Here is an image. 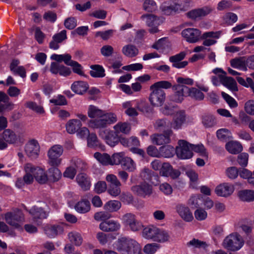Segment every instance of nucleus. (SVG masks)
<instances>
[{
    "label": "nucleus",
    "instance_id": "14",
    "mask_svg": "<svg viewBox=\"0 0 254 254\" xmlns=\"http://www.w3.org/2000/svg\"><path fill=\"white\" fill-rule=\"evenodd\" d=\"M182 35L187 41L194 43L199 40L201 32L197 29L187 28L182 31Z\"/></svg>",
    "mask_w": 254,
    "mask_h": 254
},
{
    "label": "nucleus",
    "instance_id": "61",
    "mask_svg": "<svg viewBox=\"0 0 254 254\" xmlns=\"http://www.w3.org/2000/svg\"><path fill=\"white\" fill-rule=\"evenodd\" d=\"M190 147L192 151L199 153L203 157H207V154L206 152L205 149L202 144L194 145L190 144Z\"/></svg>",
    "mask_w": 254,
    "mask_h": 254
},
{
    "label": "nucleus",
    "instance_id": "41",
    "mask_svg": "<svg viewBox=\"0 0 254 254\" xmlns=\"http://www.w3.org/2000/svg\"><path fill=\"white\" fill-rule=\"evenodd\" d=\"M106 114L104 111L93 105H90L88 110V115L89 117L94 119L101 117Z\"/></svg>",
    "mask_w": 254,
    "mask_h": 254
},
{
    "label": "nucleus",
    "instance_id": "57",
    "mask_svg": "<svg viewBox=\"0 0 254 254\" xmlns=\"http://www.w3.org/2000/svg\"><path fill=\"white\" fill-rule=\"evenodd\" d=\"M111 217V214L108 212L100 211L94 214V219L97 221H108Z\"/></svg>",
    "mask_w": 254,
    "mask_h": 254
},
{
    "label": "nucleus",
    "instance_id": "56",
    "mask_svg": "<svg viewBox=\"0 0 254 254\" xmlns=\"http://www.w3.org/2000/svg\"><path fill=\"white\" fill-rule=\"evenodd\" d=\"M67 65H69L72 67V70L74 72L80 75H83V72L82 70V66L81 65L77 62L74 61L70 59L69 64Z\"/></svg>",
    "mask_w": 254,
    "mask_h": 254
},
{
    "label": "nucleus",
    "instance_id": "45",
    "mask_svg": "<svg viewBox=\"0 0 254 254\" xmlns=\"http://www.w3.org/2000/svg\"><path fill=\"white\" fill-rule=\"evenodd\" d=\"M68 237L69 241L76 246H80L82 243V238L79 233L77 232H71L68 233Z\"/></svg>",
    "mask_w": 254,
    "mask_h": 254
},
{
    "label": "nucleus",
    "instance_id": "25",
    "mask_svg": "<svg viewBox=\"0 0 254 254\" xmlns=\"http://www.w3.org/2000/svg\"><path fill=\"white\" fill-rule=\"evenodd\" d=\"M231 65L235 68L247 71V57H240L232 59L230 61Z\"/></svg>",
    "mask_w": 254,
    "mask_h": 254
},
{
    "label": "nucleus",
    "instance_id": "20",
    "mask_svg": "<svg viewBox=\"0 0 254 254\" xmlns=\"http://www.w3.org/2000/svg\"><path fill=\"white\" fill-rule=\"evenodd\" d=\"M186 121V115L183 111L177 112L173 116L171 127L175 129H179Z\"/></svg>",
    "mask_w": 254,
    "mask_h": 254
},
{
    "label": "nucleus",
    "instance_id": "35",
    "mask_svg": "<svg viewBox=\"0 0 254 254\" xmlns=\"http://www.w3.org/2000/svg\"><path fill=\"white\" fill-rule=\"evenodd\" d=\"M226 149L231 154H238L242 150L241 144L236 141H230L226 144Z\"/></svg>",
    "mask_w": 254,
    "mask_h": 254
},
{
    "label": "nucleus",
    "instance_id": "32",
    "mask_svg": "<svg viewBox=\"0 0 254 254\" xmlns=\"http://www.w3.org/2000/svg\"><path fill=\"white\" fill-rule=\"evenodd\" d=\"M158 228L151 225L143 228L142 230V236L147 239H151L154 241Z\"/></svg>",
    "mask_w": 254,
    "mask_h": 254
},
{
    "label": "nucleus",
    "instance_id": "43",
    "mask_svg": "<svg viewBox=\"0 0 254 254\" xmlns=\"http://www.w3.org/2000/svg\"><path fill=\"white\" fill-rule=\"evenodd\" d=\"M174 148L170 145L162 146L159 148V155L165 158L172 157L174 155Z\"/></svg>",
    "mask_w": 254,
    "mask_h": 254
},
{
    "label": "nucleus",
    "instance_id": "62",
    "mask_svg": "<svg viewBox=\"0 0 254 254\" xmlns=\"http://www.w3.org/2000/svg\"><path fill=\"white\" fill-rule=\"evenodd\" d=\"M221 95L230 107L235 108L237 107L238 104L233 98L224 92H222Z\"/></svg>",
    "mask_w": 254,
    "mask_h": 254
},
{
    "label": "nucleus",
    "instance_id": "64",
    "mask_svg": "<svg viewBox=\"0 0 254 254\" xmlns=\"http://www.w3.org/2000/svg\"><path fill=\"white\" fill-rule=\"evenodd\" d=\"M107 190V185L104 181L98 182L94 186V191L97 193H102Z\"/></svg>",
    "mask_w": 254,
    "mask_h": 254
},
{
    "label": "nucleus",
    "instance_id": "37",
    "mask_svg": "<svg viewBox=\"0 0 254 254\" xmlns=\"http://www.w3.org/2000/svg\"><path fill=\"white\" fill-rule=\"evenodd\" d=\"M75 209L79 213H86L90 209V202L87 200L82 199L76 204Z\"/></svg>",
    "mask_w": 254,
    "mask_h": 254
},
{
    "label": "nucleus",
    "instance_id": "22",
    "mask_svg": "<svg viewBox=\"0 0 254 254\" xmlns=\"http://www.w3.org/2000/svg\"><path fill=\"white\" fill-rule=\"evenodd\" d=\"M34 169L32 170V174L35 180L40 184H45L48 181V177L45 171L39 167L34 165Z\"/></svg>",
    "mask_w": 254,
    "mask_h": 254
},
{
    "label": "nucleus",
    "instance_id": "3",
    "mask_svg": "<svg viewBox=\"0 0 254 254\" xmlns=\"http://www.w3.org/2000/svg\"><path fill=\"white\" fill-rule=\"evenodd\" d=\"M244 240L238 233H231L223 240V246L225 249L231 251H237L244 245Z\"/></svg>",
    "mask_w": 254,
    "mask_h": 254
},
{
    "label": "nucleus",
    "instance_id": "12",
    "mask_svg": "<svg viewBox=\"0 0 254 254\" xmlns=\"http://www.w3.org/2000/svg\"><path fill=\"white\" fill-rule=\"evenodd\" d=\"M173 134L171 129H168L164 131V134H154L150 136L153 143L157 145H161L169 143L170 142V136Z\"/></svg>",
    "mask_w": 254,
    "mask_h": 254
},
{
    "label": "nucleus",
    "instance_id": "55",
    "mask_svg": "<svg viewBox=\"0 0 254 254\" xmlns=\"http://www.w3.org/2000/svg\"><path fill=\"white\" fill-rule=\"evenodd\" d=\"M26 107L31 109L38 114H44L45 111L43 107L38 105L36 103L29 101L26 103Z\"/></svg>",
    "mask_w": 254,
    "mask_h": 254
},
{
    "label": "nucleus",
    "instance_id": "4",
    "mask_svg": "<svg viewBox=\"0 0 254 254\" xmlns=\"http://www.w3.org/2000/svg\"><path fill=\"white\" fill-rule=\"evenodd\" d=\"M63 151V148L60 145H55L51 147L48 152V163L51 166H59L61 164L60 156Z\"/></svg>",
    "mask_w": 254,
    "mask_h": 254
},
{
    "label": "nucleus",
    "instance_id": "47",
    "mask_svg": "<svg viewBox=\"0 0 254 254\" xmlns=\"http://www.w3.org/2000/svg\"><path fill=\"white\" fill-rule=\"evenodd\" d=\"M157 233H156L154 241L163 243L169 240L170 235L166 231L157 229Z\"/></svg>",
    "mask_w": 254,
    "mask_h": 254
},
{
    "label": "nucleus",
    "instance_id": "19",
    "mask_svg": "<svg viewBox=\"0 0 254 254\" xmlns=\"http://www.w3.org/2000/svg\"><path fill=\"white\" fill-rule=\"evenodd\" d=\"M176 210L180 217L185 221L190 222L193 217L189 208L184 204H179L176 206Z\"/></svg>",
    "mask_w": 254,
    "mask_h": 254
},
{
    "label": "nucleus",
    "instance_id": "53",
    "mask_svg": "<svg viewBox=\"0 0 254 254\" xmlns=\"http://www.w3.org/2000/svg\"><path fill=\"white\" fill-rule=\"evenodd\" d=\"M124 158V154L123 152L115 153L110 157V165L121 164V162Z\"/></svg>",
    "mask_w": 254,
    "mask_h": 254
},
{
    "label": "nucleus",
    "instance_id": "13",
    "mask_svg": "<svg viewBox=\"0 0 254 254\" xmlns=\"http://www.w3.org/2000/svg\"><path fill=\"white\" fill-rule=\"evenodd\" d=\"M26 155L32 159L38 157L40 152V146L38 141L33 139L28 142L25 146Z\"/></svg>",
    "mask_w": 254,
    "mask_h": 254
},
{
    "label": "nucleus",
    "instance_id": "17",
    "mask_svg": "<svg viewBox=\"0 0 254 254\" xmlns=\"http://www.w3.org/2000/svg\"><path fill=\"white\" fill-rule=\"evenodd\" d=\"M123 251L127 254H137L141 251V248L138 243L132 240L125 241L122 244Z\"/></svg>",
    "mask_w": 254,
    "mask_h": 254
},
{
    "label": "nucleus",
    "instance_id": "52",
    "mask_svg": "<svg viewBox=\"0 0 254 254\" xmlns=\"http://www.w3.org/2000/svg\"><path fill=\"white\" fill-rule=\"evenodd\" d=\"M143 8L146 11L152 12L157 9V6L154 0H145L143 4Z\"/></svg>",
    "mask_w": 254,
    "mask_h": 254
},
{
    "label": "nucleus",
    "instance_id": "26",
    "mask_svg": "<svg viewBox=\"0 0 254 254\" xmlns=\"http://www.w3.org/2000/svg\"><path fill=\"white\" fill-rule=\"evenodd\" d=\"M44 230L45 234L49 238H54L63 231V228L59 225H47Z\"/></svg>",
    "mask_w": 254,
    "mask_h": 254
},
{
    "label": "nucleus",
    "instance_id": "36",
    "mask_svg": "<svg viewBox=\"0 0 254 254\" xmlns=\"http://www.w3.org/2000/svg\"><path fill=\"white\" fill-rule=\"evenodd\" d=\"M202 123L206 128L212 127L217 124L214 116L211 114H204L202 116Z\"/></svg>",
    "mask_w": 254,
    "mask_h": 254
},
{
    "label": "nucleus",
    "instance_id": "63",
    "mask_svg": "<svg viewBox=\"0 0 254 254\" xmlns=\"http://www.w3.org/2000/svg\"><path fill=\"white\" fill-rule=\"evenodd\" d=\"M226 175L231 179H236L239 174V170L235 167L228 168L226 171Z\"/></svg>",
    "mask_w": 254,
    "mask_h": 254
},
{
    "label": "nucleus",
    "instance_id": "31",
    "mask_svg": "<svg viewBox=\"0 0 254 254\" xmlns=\"http://www.w3.org/2000/svg\"><path fill=\"white\" fill-rule=\"evenodd\" d=\"M29 212L32 216L34 221H37L38 219L46 218L47 216L46 212L42 208L36 206L31 208Z\"/></svg>",
    "mask_w": 254,
    "mask_h": 254
},
{
    "label": "nucleus",
    "instance_id": "34",
    "mask_svg": "<svg viewBox=\"0 0 254 254\" xmlns=\"http://www.w3.org/2000/svg\"><path fill=\"white\" fill-rule=\"evenodd\" d=\"M122 53L127 57L133 58L137 55L138 50L135 46L128 44L123 47Z\"/></svg>",
    "mask_w": 254,
    "mask_h": 254
},
{
    "label": "nucleus",
    "instance_id": "60",
    "mask_svg": "<svg viewBox=\"0 0 254 254\" xmlns=\"http://www.w3.org/2000/svg\"><path fill=\"white\" fill-rule=\"evenodd\" d=\"M173 88L176 91H178L184 97L189 96L190 88L184 85L178 84L173 86Z\"/></svg>",
    "mask_w": 254,
    "mask_h": 254
},
{
    "label": "nucleus",
    "instance_id": "46",
    "mask_svg": "<svg viewBox=\"0 0 254 254\" xmlns=\"http://www.w3.org/2000/svg\"><path fill=\"white\" fill-rule=\"evenodd\" d=\"M116 132H122L125 134L128 133L130 130V126L127 123H118L114 127Z\"/></svg>",
    "mask_w": 254,
    "mask_h": 254
},
{
    "label": "nucleus",
    "instance_id": "6",
    "mask_svg": "<svg viewBox=\"0 0 254 254\" xmlns=\"http://www.w3.org/2000/svg\"><path fill=\"white\" fill-rule=\"evenodd\" d=\"M106 181L109 183L108 192L112 196L116 197L118 196L121 191V183L117 177L113 174L108 175L106 177Z\"/></svg>",
    "mask_w": 254,
    "mask_h": 254
},
{
    "label": "nucleus",
    "instance_id": "15",
    "mask_svg": "<svg viewBox=\"0 0 254 254\" xmlns=\"http://www.w3.org/2000/svg\"><path fill=\"white\" fill-rule=\"evenodd\" d=\"M234 191L233 185L224 183L218 186L215 190L216 193L220 196L227 197L231 195Z\"/></svg>",
    "mask_w": 254,
    "mask_h": 254
},
{
    "label": "nucleus",
    "instance_id": "23",
    "mask_svg": "<svg viewBox=\"0 0 254 254\" xmlns=\"http://www.w3.org/2000/svg\"><path fill=\"white\" fill-rule=\"evenodd\" d=\"M220 82L225 86L232 91H238L237 83L235 79L231 77H227L225 75H219Z\"/></svg>",
    "mask_w": 254,
    "mask_h": 254
},
{
    "label": "nucleus",
    "instance_id": "28",
    "mask_svg": "<svg viewBox=\"0 0 254 254\" xmlns=\"http://www.w3.org/2000/svg\"><path fill=\"white\" fill-rule=\"evenodd\" d=\"M34 169V165L31 163H27L24 166L25 175L23 179L24 183L27 185L31 184L33 182L34 176L32 174V170Z\"/></svg>",
    "mask_w": 254,
    "mask_h": 254
},
{
    "label": "nucleus",
    "instance_id": "50",
    "mask_svg": "<svg viewBox=\"0 0 254 254\" xmlns=\"http://www.w3.org/2000/svg\"><path fill=\"white\" fill-rule=\"evenodd\" d=\"M52 167L48 170L49 176L53 181H58L62 177L61 172L57 167Z\"/></svg>",
    "mask_w": 254,
    "mask_h": 254
},
{
    "label": "nucleus",
    "instance_id": "8",
    "mask_svg": "<svg viewBox=\"0 0 254 254\" xmlns=\"http://www.w3.org/2000/svg\"><path fill=\"white\" fill-rule=\"evenodd\" d=\"M140 18L149 27L148 31L150 33L154 34L159 32L158 26L160 24L159 19L156 16L152 14H146L141 15Z\"/></svg>",
    "mask_w": 254,
    "mask_h": 254
},
{
    "label": "nucleus",
    "instance_id": "7",
    "mask_svg": "<svg viewBox=\"0 0 254 254\" xmlns=\"http://www.w3.org/2000/svg\"><path fill=\"white\" fill-rule=\"evenodd\" d=\"M179 146L176 147V153L177 156L182 159L190 158L192 156L190 144L184 140L179 141Z\"/></svg>",
    "mask_w": 254,
    "mask_h": 254
},
{
    "label": "nucleus",
    "instance_id": "1",
    "mask_svg": "<svg viewBox=\"0 0 254 254\" xmlns=\"http://www.w3.org/2000/svg\"><path fill=\"white\" fill-rule=\"evenodd\" d=\"M172 83L166 80L156 82L150 86L151 91L149 100L154 107H161L164 104L166 99V94L163 90L171 88Z\"/></svg>",
    "mask_w": 254,
    "mask_h": 254
},
{
    "label": "nucleus",
    "instance_id": "39",
    "mask_svg": "<svg viewBox=\"0 0 254 254\" xmlns=\"http://www.w3.org/2000/svg\"><path fill=\"white\" fill-rule=\"evenodd\" d=\"M121 203L118 200H110L104 206V209L109 212H116L121 207Z\"/></svg>",
    "mask_w": 254,
    "mask_h": 254
},
{
    "label": "nucleus",
    "instance_id": "40",
    "mask_svg": "<svg viewBox=\"0 0 254 254\" xmlns=\"http://www.w3.org/2000/svg\"><path fill=\"white\" fill-rule=\"evenodd\" d=\"M91 70L90 74L93 77H103L105 76V70L102 66L98 64L92 65L90 66Z\"/></svg>",
    "mask_w": 254,
    "mask_h": 254
},
{
    "label": "nucleus",
    "instance_id": "30",
    "mask_svg": "<svg viewBox=\"0 0 254 254\" xmlns=\"http://www.w3.org/2000/svg\"><path fill=\"white\" fill-rule=\"evenodd\" d=\"M88 88V84L84 81H75L71 85L72 90L76 94H82Z\"/></svg>",
    "mask_w": 254,
    "mask_h": 254
},
{
    "label": "nucleus",
    "instance_id": "42",
    "mask_svg": "<svg viewBox=\"0 0 254 254\" xmlns=\"http://www.w3.org/2000/svg\"><path fill=\"white\" fill-rule=\"evenodd\" d=\"M239 196L242 201H254V191L249 190L240 191L239 192Z\"/></svg>",
    "mask_w": 254,
    "mask_h": 254
},
{
    "label": "nucleus",
    "instance_id": "58",
    "mask_svg": "<svg viewBox=\"0 0 254 254\" xmlns=\"http://www.w3.org/2000/svg\"><path fill=\"white\" fill-rule=\"evenodd\" d=\"M159 248V245L156 243L147 244L144 248V252L147 254H153Z\"/></svg>",
    "mask_w": 254,
    "mask_h": 254
},
{
    "label": "nucleus",
    "instance_id": "29",
    "mask_svg": "<svg viewBox=\"0 0 254 254\" xmlns=\"http://www.w3.org/2000/svg\"><path fill=\"white\" fill-rule=\"evenodd\" d=\"M82 126L80 120L72 119L68 121L66 124V129L68 133L73 134L76 132Z\"/></svg>",
    "mask_w": 254,
    "mask_h": 254
},
{
    "label": "nucleus",
    "instance_id": "5",
    "mask_svg": "<svg viewBox=\"0 0 254 254\" xmlns=\"http://www.w3.org/2000/svg\"><path fill=\"white\" fill-rule=\"evenodd\" d=\"M5 220L9 225L15 228H19V223L24 220V215L20 209L14 208L12 211L7 212L5 214Z\"/></svg>",
    "mask_w": 254,
    "mask_h": 254
},
{
    "label": "nucleus",
    "instance_id": "51",
    "mask_svg": "<svg viewBox=\"0 0 254 254\" xmlns=\"http://www.w3.org/2000/svg\"><path fill=\"white\" fill-rule=\"evenodd\" d=\"M51 59L55 60L58 62H64L66 65L69 64V62L71 59V57L69 54H66L64 55L53 54L51 56Z\"/></svg>",
    "mask_w": 254,
    "mask_h": 254
},
{
    "label": "nucleus",
    "instance_id": "21",
    "mask_svg": "<svg viewBox=\"0 0 254 254\" xmlns=\"http://www.w3.org/2000/svg\"><path fill=\"white\" fill-rule=\"evenodd\" d=\"M120 223L114 220L104 221L99 225L100 229L105 232L117 231L120 229Z\"/></svg>",
    "mask_w": 254,
    "mask_h": 254
},
{
    "label": "nucleus",
    "instance_id": "16",
    "mask_svg": "<svg viewBox=\"0 0 254 254\" xmlns=\"http://www.w3.org/2000/svg\"><path fill=\"white\" fill-rule=\"evenodd\" d=\"M213 10V9L209 6H204L200 8L192 10L187 13L188 17L195 20L202 17L205 16L209 14Z\"/></svg>",
    "mask_w": 254,
    "mask_h": 254
},
{
    "label": "nucleus",
    "instance_id": "27",
    "mask_svg": "<svg viewBox=\"0 0 254 254\" xmlns=\"http://www.w3.org/2000/svg\"><path fill=\"white\" fill-rule=\"evenodd\" d=\"M76 181L82 190H87L90 189V181L86 174H79L76 177Z\"/></svg>",
    "mask_w": 254,
    "mask_h": 254
},
{
    "label": "nucleus",
    "instance_id": "54",
    "mask_svg": "<svg viewBox=\"0 0 254 254\" xmlns=\"http://www.w3.org/2000/svg\"><path fill=\"white\" fill-rule=\"evenodd\" d=\"M87 145L89 147L92 148H95L99 146V142L95 133H90L87 137Z\"/></svg>",
    "mask_w": 254,
    "mask_h": 254
},
{
    "label": "nucleus",
    "instance_id": "33",
    "mask_svg": "<svg viewBox=\"0 0 254 254\" xmlns=\"http://www.w3.org/2000/svg\"><path fill=\"white\" fill-rule=\"evenodd\" d=\"M2 138L6 142L13 144L17 142L19 139L15 133L10 129H6L2 133Z\"/></svg>",
    "mask_w": 254,
    "mask_h": 254
},
{
    "label": "nucleus",
    "instance_id": "48",
    "mask_svg": "<svg viewBox=\"0 0 254 254\" xmlns=\"http://www.w3.org/2000/svg\"><path fill=\"white\" fill-rule=\"evenodd\" d=\"M189 96L198 101L202 100L204 99V94L199 89L195 88H190Z\"/></svg>",
    "mask_w": 254,
    "mask_h": 254
},
{
    "label": "nucleus",
    "instance_id": "2",
    "mask_svg": "<svg viewBox=\"0 0 254 254\" xmlns=\"http://www.w3.org/2000/svg\"><path fill=\"white\" fill-rule=\"evenodd\" d=\"M117 116L113 113H107L105 115L98 118L88 121V125L90 127L103 130L108 125L114 124L117 121Z\"/></svg>",
    "mask_w": 254,
    "mask_h": 254
},
{
    "label": "nucleus",
    "instance_id": "49",
    "mask_svg": "<svg viewBox=\"0 0 254 254\" xmlns=\"http://www.w3.org/2000/svg\"><path fill=\"white\" fill-rule=\"evenodd\" d=\"M94 157L103 165H110V156L108 154L96 152L94 154Z\"/></svg>",
    "mask_w": 254,
    "mask_h": 254
},
{
    "label": "nucleus",
    "instance_id": "9",
    "mask_svg": "<svg viewBox=\"0 0 254 254\" xmlns=\"http://www.w3.org/2000/svg\"><path fill=\"white\" fill-rule=\"evenodd\" d=\"M123 223L132 231H138L143 227L142 224L136 219L135 216L128 213L123 215L122 218Z\"/></svg>",
    "mask_w": 254,
    "mask_h": 254
},
{
    "label": "nucleus",
    "instance_id": "38",
    "mask_svg": "<svg viewBox=\"0 0 254 254\" xmlns=\"http://www.w3.org/2000/svg\"><path fill=\"white\" fill-rule=\"evenodd\" d=\"M122 168L129 172H133L136 169V164L134 161L128 157H124L121 162Z\"/></svg>",
    "mask_w": 254,
    "mask_h": 254
},
{
    "label": "nucleus",
    "instance_id": "11",
    "mask_svg": "<svg viewBox=\"0 0 254 254\" xmlns=\"http://www.w3.org/2000/svg\"><path fill=\"white\" fill-rule=\"evenodd\" d=\"M131 190L135 194L145 197L150 196L152 193V187L151 185L145 182L140 184L138 185L133 186Z\"/></svg>",
    "mask_w": 254,
    "mask_h": 254
},
{
    "label": "nucleus",
    "instance_id": "44",
    "mask_svg": "<svg viewBox=\"0 0 254 254\" xmlns=\"http://www.w3.org/2000/svg\"><path fill=\"white\" fill-rule=\"evenodd\" d=\"M123 108L125 110V113L129 117H135L138 113L135 108L132 107V102L127 101L123 104Z\"/></svg>",
    "mask_w": 254,
    "mask_h": 254
},
{
    "label": "nucleus",
    "instance_id": "24",
    "mask_svg": "<svg viewBox=\"0 0 254 254\" xmlns=\"http://www.w3.org/2000/svg\"><path fill=\"white\" fill-rule=\"evenodd\" d=\"M181 4H177V3H173L168 5L164 4L162 6V10L164 14L170 15L176 12H180V10H184V7L182 6Z\"/></svg>",
    "mask_w": 254,
    "mask_h": 254
},
{
    "label": "nucleus",
    "instance_id": "10",
    "mask_svg": "<svg viewBox=\"0 0 254 254\" xmlns=\"http://www.w3.org/2000/svg\"><path fill=\"white\" fill-rule=\"evenodd\" d=\"M99 135L111 146H115L119 141L118 134L113 130L107 129L99 130Z\"/></svg>",
    "mask_w": 254,
    "mask_h": 254
},
{
    "label": "nucleus",
    "instance_id": "18",
    "mask_svg": "<svg viewBox=\"0 0 254 254\" xmlns=\"http://www.w3.org/2000/svg\"><path fill=\"white\" fill-rule=\"evenodd\" d=\"M186 54L184 52H182L175 56H171L169 58V61L172 63L173 66L178 68H184L186 66L188 62L187 61H182L185 58Z\"/></svg>",
    "mask_w": 254,
    "mask_h": 254
},
{
    "label": "nucleus",
    "instance_id": "59",
    "mask_svg": "<svg viewBox=\"0 0 254 254\" xmlns=\"http://www.w3.org/2000/svg\"><path fill=\"white\" fill-rule=\"evenodd\" d=\"M172 166L168 163H164L162 164L160 170V174L162 176L169 177L170 171H171Z\"/></svg>",
    "mask_w": 254,
    "mask_h": 254
}]
</instances>
